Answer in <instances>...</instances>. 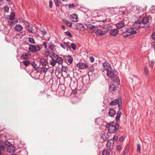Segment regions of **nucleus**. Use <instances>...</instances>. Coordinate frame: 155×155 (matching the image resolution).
Returning <instances> with one entry per match:
<instances>
[{"label": "nucleus", "instance_id": "obj_1", "mask_svg": "<svg viewBox=\"0 0 155 155\" xmlns=\"http://www.w3.org/2000/svg\"><path fill=\"white\" fill-rule=\"evenodd\" d=\"M151 17L149 16L143 18L142 17H140L139 21H137L134 24V27L136 29H138L140 27L144 28H147L149 27V21L151 19Z\"/></svg>", "mask_w": 155, "mask_h": 155}, {"label": "nucleus", "instance_id": "obj_2", "mask_svg": "<svg viewBox=\"0 0 155 155\" xmlns=\"http://www.w3.org/2000/svg\"><path fill=\"white\" fill-rule=\"evenodd\" d=\"M119 125L117 123H116L115 125H111L108 123L106 125V127L108 128V132L110 134H113L119 129Z\"/></svg>", "mask_w": 155, "mask_h": 155}, {"label": "nucleus", "instance_id": "obj_3", "mask_svg": "<svg viewBox=\"0 0 155 155\" xmlns=\"http://www.w3.org/2000/svg\"><path fill=\"white\" fill-rule=\"evenodd\" d=\"M121 30L122 31L121 33L122 34H127L126 35H123V37L125 38H127L129 35L135 34L137 33L135 29H134L133 28H128L126 29L125 31H124L123 29H122Z\"/></svg>", "mask_w": 155, "mask_h": 155}, {"label": "nucleus", "instance_id": "obj_4", "mask_svg": "<svg viewBox=\"0 0 155 155\" xmlns=\"http://www.w3.org/2000/svg\"><path fill=\"white\" fill-rule=\"evenodd\" d=\"M129 23V21L127 18H124L120 22L116 24V26L117 28L120 29L124 27L127 26Z\"/></svg>", "mask_w": 155, "mask_h": 155}, {"label": "nucleus", "instance_id": "obj_5", "mask_svg": "<svg viewBox=\"0 0 155 155\" xmlns=\"http://www.w3.org/2000/svg\"><path fill=\"white\" fill-rule=\"evenodd\" d=\"M122 100L121 99H115L111 101L110 103L109 104L110 105L115 106L118 104V108L119 110L121 109Z\"/></svg>", "mask_w": 155, "mask_h": 155}, {"label": "nucleus", "instance_id": "obj_6", "mask_svg": "<svg viewBox=\"0 0 155 155\" xmlns=\"http://www.w3.org/2000/svg\"><path fill=\"white\" fill-rule=\"evenodd\" d=\"M85 25L87 28L92 30V32L93 33H94L95 31L97 29V25H93L91 24H89V22L87 21L86 22Z\"/></svg>", "mask_w": 155, "mask_h": 155}, {"label": "nucleus", "instance_id": "obj_7", "mask_svg": "<svg viewBox=\"0 0 155 155\" xmlns=\"http://www.w3.org/2000/svg\"><path fill=\"white\" fill-rule=\"evenodd\" d=\"M107 31V29L104 27H102V28L100 29H98L97 27V29L95 31V32L96 35H105Z\"/></svg>", "mask_w": 155, "mask_h": 155}, {"label": "nucleus", "instance_id": "obj_8", "mask_svg": "<svg viewBox=\"0 0 155 155\" xmlns=\"http://www.w3.org/2000/svg\"><path fill=\"white\" fill-rule=\"evenodd\" d=\"M5 142H7L6 144L7 145L6 146H5V147L7 146L6 150L9 153H13L15 151V147L12 145H8V142H5ZM4 146H5L4 145Z\"/></svg>", "mask_w": 155, "mask_h": 155}, {"label": "nucleus", "instance_id": "obj_9", "mask_svg": "<svg viewBox=\"0 0 155 155\" xmlns=\"http://www.w3.org/2000/svg\"><path fill=\"white\" fill-rule=\"evenodd\" d=\"M29 50L33 52H38L41 49V47L38 46H35L33 45H30Z\"/></svg>", "mask_w": 155, "mask_h": 155}, {"label": "nucleus", "instance_id": "obj_10", "mask_svg": "<svg viewBox=\"0 0 155 155\" xmlns=\"http://www.w3.org/2000/svg\"><path fill=\"white\" fill-rule=\"evenodd\" d=\"M70 20L74 22H77L78 21V16L75 14L71 15L70 16Z\"/></svg>", "mask_w": 155, "mask_h": 155}, {"label": "nucleus", "instance_id": "obj_11", "mask_svg": "<svg viewBox=\"0 0 155 155\" xmlns=\"http://www.w3.org/2000/svg\"><path fill=\"white\" fill-rule=\"evenodd\" d=\"M114 144V142L113 140H112L111 141L108 140L106 144V147L111 150L113 149Z\"/></svg>", "mask_w": 155, "mask_h": 155}, {"label": "nucleus", "instance_id": "obj_12", "mask_svg": "<svg viewBox=\"0 0 155 155\" xmlns=\"http://www.w3.org/2000/svg\"><path fill=\"white\" fill-rule=\"evenodd\" d=\"M106 11L109 15H113L115 13L116 9L114 8H109L106 9Z\"/></svg>", "mask_w": 155, "mask_h": 155}, {"label": "nucleus", "instance_id": "obj_13", "mask_svg": "<svg viewBox=\"0 0 155 155\" xmlns=\"http://www.w3.org/2000/svg\"><path fill=\"white\" fill-rule=\"evenodd\" d=\"M77 66L80 69H84L87 67H88L87 65L85 63L82 62H79L77 64Z\"/></svg>", "mask_w": 155, "mask_h": 155}, {"label": "nucleus", "instance_id": "obj_14", "mask_svg": "<svg viewBox=\"0 0 155 155\" xmlns=\"http://www.w3.org/2000/svg\"><path fill=\"white\" fill-rule=\"evenodd\" d=\"M103 68L105 70H109L111 68V66L110 64L107 62H104L103 64Z\"/></svg>", "mask_w": 155, "mask_h": 155}, {"label": "nucleus", "instance_id": "obj_15", "mask_svg": "<svg viewBox=\"0 0 155 155\" xmlns=\"http://www.w3.org/2000/svg\"><path fill=\"white\" fill-rule=\"evenodd\" d=\"M118 33V31L116 29L111 30L110 31V34L112 36H116Z\"/></svg>", "mask_w": 155, "mask_h": 155}, {"label": "nucleus", "instance_id": "obj_16", "mask_svg": "<svg viewBox=\"0 0 155 155\" xmlns=\"http://www.w3.org/2000/svg\"><path fill=\"white\" fill-rule=\"evenodd\" d=\"M23 29L22 26L19 24L16 25L15 27V31L18 32L21 31Z\"/></svg>", "mask_w": 155, "mask_h": 155}, {"label": "nucleus", "instance_id": "obj_17", "mask_svg": "<svg viewBox=\"0 0 155 155\" xmlns=\"http://www.w3.org/2000/svg\"><path fill=\"white\" fill-rule=\"evenodd\" d=\"M58 56L54 52H51L50 53V57L53 60H55L58 57Z\"/></svg>", "mask_w": 155, "mask_h": 155}, {"label": "nucleus", "instance_id": "obj_18", "mask_svg": "<svg viewBox=\"0 0 155 155\" xmlns=\"http://www.w3.org/2000/svg\"><path fill=\"white\" fill-rule=\"evenodd\" d=\"M60 45L64 49H65L66 48L69 49H71V46L66 42H64L63 44H61Z\"/></svg>", "mask_w": 155, "mask_h": 155}, {"label": "nucleus", "instance_id": "obj_19", "mask_svg": "<svg viewBox=\"0 0 155 155\" xmlns=\"http://www.w3.org/2000/svg\"><path fill=\"white\" fill-rule=\"evenodd\" d=\"M107 75L112 78H114V73L111 70H109L107 71Z\"/></svg>", "mask_w": 155, "mask_h": 155}, {"label": "nucleus", "instance_id": "obj_20", "mask_svg": "<svg viewBox=\"0 0 155 155\" xmlns=\"http://www.w3.org/2000/svg\"><path fill=\"white\" fill-rule=\"evenodd\" d=\"M108 114L111 117H113L116 114V111L113 109H110L108 112Z\"/></svg>", "mask_w": 155, "mask_h": 155}, {"label": "nucleus", "instance_id": "obj_21", "mask_svg": "<svg viewBox=\"0 0 155 155\" xmlns=\"http://www.w3.org/2000/svg\"><path fill=\"white\" fill-rule=\"evenodd\" d=\"M29 55L28 53H25L22 54L21 56L22 59L26 60L29 58Z\"/></svg>", "mask_w": 155, "mask_h": 155}, {"label": "nucleus", "instance_id": "obj_22", "mask_svg": "<svg viewBox=\"0 0 155 155\" xmlns=\"http://www.w3.org/2000/svg\"><path fill=\"white\" fill-rule=\"evenodd\" d=\"M6 143L7 142H5L4 143H3L2 145H0V155H3V154L2 151V150L5 149V148L4 145L6 146L7 145Z\"/></svg>", "mask_w": 155, "mask_h": 155}, {"label": "nucleus", "instance_id": "obj_23", "mask_svg": "<svg viewBox=\"0 0 155 155\" xmlns=\"http://www.w3.org/2000/svg\"><path fill=\"white\" fill-rule=\"evenodd\" d=\"M109 137V135L107 133H104L101 136V138L104 140H107Z\"/></svg>", "mask_w": 155, "mask_h": 155}, {"label": "nucleus", "instance_id": "obj_24", "mask_svg": "<svg viewBox=\"0 0 155 155\" xmlns=\"http://www.w3.org/2000/svg\"><path fill=\"white\" fill-rule=\"evenodd\" d=\"M55 61L56 63H58L59 64H61L63 62V59L59 56L57 58Z\"/></svg>", "mask_w": 155, "mask_h": 155}, {"label": "nucleus", "instance_id": "obj_25", "mask_svg": "<svg viewBox=\"0 0 155 155\" xmlns=\"http://www.w3.org/2000/svg\"><path fill=\"white\" fill-rule=\"evenodd\" d=\"M40 63L43 66L46 65L48 63L47 61L44 58H41L40 60Z\"/></svg>", "mask_w": 155, "mask_h": 155}, {"label": "nucleus", "instance_id": "obj_26", "mask_svg": "<svg viewBox=\"0 0 155 155\" xmlns=\"http://www.w3.org/2000/svg\"><path fill=\"white\" fill-rule=\"evenodd\" d=\"M66 60L68 63L71 64L72 62L73 58L71 56L68 55Z\"/></svg>", "mask_w": 155, "mask_h": 155}, {"label": "nucleus", "instance_id": "obj_27", "mask_svg": "<svg viewBox=\"0 0 155 155\" xmlns=\"http://www.w3.org/2000/svg\"><path fill=\"white\" fill-rule=\"evenodd\" d=\"M117 87L114 84L111 85L109 87V90L110 91H114L117 89Z\"/></svg>", "mask_w": 155, "mask_h": 155}, {"label": "nucleus", "instance_id": "obj_28", "mask_svg": "<svg viewBox=\"0 0 155 155\" xmlns=\"http://www.w3.org/2000/svg\"><path fill=\"white\" fill-rule=\"evenodd\" d=\"M22 22L24 24L25 26V28L26 29H27L28 28H29L30 27V24L27 21L23 20L22 21Z\"/></svg>", "mask_w": 155, "mask_h": 155}, {"label": "nucleus", "instance_id": "obj_29", "mask_svg": "<svg viewBox=\"0 0 155 155\" xmlns=\"http://www.w3.org/2000/svg\"><path fill=\"white\" fill-rule=\"evenodd\" d=\"M63 21H64L68 26L71 28L72 27V23L70 22L68 20L64 19L63 20Z\"/></svg>", "mask_w": 155, "mask_h": 155}, {"label": "nucleus", "instance_id": "obj_30", "mask_svg": "<svg viewBox=\"0 0 155 155\" xmlns=\"http://www.w3.org/2000/svg\"><path fill=\"white\" fill-rule=\"evenodd\" d=\"M54 46L52 42H50L48 46V48L50 49L51 51H52L54 50Z\"/></svg>", "mask_w": 155, "mask_h": 155}, {"label": "nucleus", "instance_id": "obj_31", "mask_svg": "<svg viewBox=\"0 0 155 155\" xmlns=\"http://www.w3.org/2000/svg\"><path fill=\"white\" fill-rule=\"evenodd\" d=\"M152 38L154 41V42L152 44V45L155 50V32H154L153 33L152 35Z\"/></svg>", "mask_w": 155, "mask_h": 155}, {"label": "nucleus", "instance_id": "obj_32", "mask_svg": "<svg viewBox=\"0 0 155 155\" xmlns=\"http://www.w3.org/2000/svg\"><path fill=\"white\" fill-rule=\"evenodd\" d=\"M15 14L14 12H12L9 15V19L10 20H13L15 18Z\"/></svg>", "mask_w": 155, "mask_h": 155}, {"label": "nucleus", "instance_id": "obj_33", "mask_svg": "<svg viewBox=\"0 0 155 155\" xmlns=\"http://www.w3.org/2000/svg\"><path fill=\"white\" fill-rule=\"evenodd\" d=\"M103 155H110V151L109 150L106 149L102 152Z\"/></svg>", "mask_w": 155, "mask_h": 155}, {"label": "nucleus", "instance_id": "obj_34", "mask_svg": "<svg viewBox=\"0 0 155 155\" xmlns=\"http://www.w3.org/2000/svg\"><path fill=\"white\" fill-rule=\"evenodd\" d=\"M23 64L26 66H28L30 64V62L28 60L24 61L23 62Z\"/></svg>", "mask_w": 155, "mask_h": 155}, {"label": "nucleus", "instance_id": "obj_35", "mask_svg": "<svg viewBox=\"0 0 155 155\" xmlns=\"http://www.w3.org/2000/svg\"><path fill=\"white\" fill-rule=\"evenodd\" d=\"M26 30L29 32H31V33H34V30L33 29L32 27H31L30 28H28Z\"/></svg>", "mask_w": 155, "mask_h": 155}, {"label": "nucleus", "instance_id": "obj_36", "mask_svg": "<svg viewBox=\"0 0 155 155\" xmlns=\"http://www.w3.org/2000/svg\"><path fill=\"white\" fill-rule=\"evenodd\" d=\"M62 71H64L65 72H67L68 70V67L62 66Z\"/></svg>", "mask_w": 155, "mask_h": 155}, {"label": "nucleus", "instance_id": "obj_37", "mask_svg": "<svg viewBox=\"0 0 155 155\" xmlns=\"http://www.w3.org/2000/svg\"><path fill=\"white\" fill-rule=\"evenodd\" d=\"M31 64L34 68H38V66L35 62H32Z\"/></svg>", "mask_w": 155, "mask_h": 155}, {"label": "nucleus", "instance_id": "obj_38", "mask_svg": "<svg viewBox=\"0 0 155 155\" xmlns=\"http://www.w3.org/2000/svg\"><path fill=\"white\" fill-rule=\"evenodd\" d=\"M48 70V68H46L45 67H42L41 72H43L45 73Z\"/></svg>", "mask_w": 155, "mask_h": 155}, {"label": "nucleus", "instance_id": "obj_39", "mask_svg": "<svg viewBox=\"0 0 155 155\" xmlns=\"http://www.w3.org/2000/svg\"><path fill=\"white\" fill-rule=\"evenodd\" d=\"M144 71L146 75H148L149 74V70L146 67H144Z\"/></svg>", "mask_w": 155, "mask_h": 155}, {"label": "nucleus", "instance_id": "obj_40", "mask_svg": "<svg viewBox=\"0 0 155 155\" xmlns=\"http://www.w3.org/2000/svg\"><path fill=\"white\" fill-rule=\"evenodd\" d=\"M50 64H51L52 66H54L56 63V61L53 60H51L50 61Z\"/></svg>", "mask_w": 155, "mask_h": 155}, {"label": "nucleus", "instance_id": "obj_41", "mask_svg": "<svg viewBox=\"0 0 155 155\" xmlns=\"http://www.w3.org/2000/svg\"><path fill=\"white\" fill-rule=\"evenodd\" d=\"M71 48L74 50H75L76 49V47H77V45L76 44H74V43H72L71 45Z\"/></svg>", "mask_w": 155, "mask_h": 155}, {"label": "nucleus", "instance_id": "obj_42", "mask_svg": "<svg viewBox=\"0 0 155 155\" xmlns=\"http://www.w3.org/2000/svg\"><path fill=\"white\" fill-rule=\"evenodd\" d=\"M28 40L29 42L31 44L35 43V42L34 39L32 38H29Z\"/></svg>", "mask_w": 155, "mask_h": 155}, {"label": "nucleus", "instance_id": "obj_43", "mask_svg": "<svg viewBox=\"0 0 155 155\" xmlns=\"http://www.w3.org/2000/svg\"><path fill=\"white\" fill-rule=\"evenodd\" d=\"M154 64V61L151 60L149 62V65L150 67L152 68Z\"/></svg>", "mask_w": 155, "mask_h": 155}, {"label": "nucleus", "instance_id": "obj_44", "mask_svg": "<svg viewBox=\"0 0 155 155\" xmlns=\"http://www.w3.org/2000/svg\"><path fill=\"white\" fill-rule=\"evenodd\" d=\"M65 35H67L68 37L70 38H72V36L71 35L70 32L67 31L65 32Z\"/></svg>", "mask_w": 155, "mask_h": 155}, {"label": "nucleus", "instance_id": "obj_45", "mask_svg": "<svg viewBox=\"0 0 155 155\" xmlns=\"http://www.w3.org/2000/svg\"><path fill=\"white\" fill-rule=\"evenodd\" d=\"M88 67H87L88 68L89 70L90 71H94V68L93 67V66L92 65L90 66L89 67V66L87 65Z\"/></svg>", "mask_w": 155, "mask_h": 155}, {"label": "nucleus", "instance_id": "obj_46", "mask_svg": "<svg viewBox=\"0 0 155 155\" xmlns=\"http://www.w3.org/2000/svg\"><path fill=\"white\" fill-rule=\"evenodd\" d=\"M18 21L14 22L13 21H11L9 24V25L10 26H12L14 25Z\"/></svg>", "mask_w": 155, "mask_h": 155}, {"label": "nucleus", "instance_id": "obj_47", "mask_svg": "<svg viewBox=\"0 0 155 155\" xmlns=\"http://www.w3.org/2000/svg\"><path fill=\"white\" fill-rule=\"evenodd\" d=\"M120 115L119 114H117L116 118V120L117 122H119L120 120Z\"/></svg>", "mask_w": 155, "mask_h": 155}, {"label": "nucleus", "instance_id": "obj_48", "mask_svg": "<svg viewBox=\"0 0 155 155\" xmlns=\"http://www.w3.org/2000/svg\"><path fill=\"white\" fill-rule=\"evenodd\" d=\"M59 1V0H54V1L55 5L57 7H58L59 6V4L58 3Z\"/></svg>", "mask_w": 155, "mask_h": 155}, {"label": "nucleus", "instance_id": "obj_49", "mask_svg": "<svg viewBox=\"0 0 155 155\" xmlns=\"http://www.w3.org/2000/svg\"><path fill=\"white\" fill-rule=\"evenodd\" d=\"M47 43L45 41H43V46L44 47L45 49H46L47 48Z\"/></svg>", "mask_w": 155, "mask_h": 155}, {"label": "nucleus", "instance_id": "obj_50", "mask_svg": "<svg viewBox=\"0 0 155 155\" xmlns=\"http://www.w3.org/2000/svg\"><path fill=\"white\" fill-rule=\"evenodd\" d=\"M4 11H5L6 12H8V11L9 10V8L8 6H5L4 7Z\"/></svg>", "mask_w": 155, "mask_h": 155}, {"label": "nucleus", "instance_id": "obj_51", "mask_svg": "<svg viewBox=\"0 0 155 155\" xmlns=\"http://www.w3.org/2000/svg\"><path fill=\"white\" fill-rule=\"evenodd\" d=\"M137 150L139 153H140V146L139 144H137Z\"/></svg>", "mask_w": 155, "mask_h": 155}, {"label": "nucleus", "instance_id": "obj_52", "mask_svg": "<svg viewBox=\"0 0 155 155\" xmlns=\"http://www.w3.org/2000/svg\"><path fill=\"white\" fill-rule=\"evenodd\" d=\"M129 150L127 148H126L124 150L123 155H126L128 153V152H129Z\"/></svg>", "mask_w": 155, "mask_h": 155}, {"label": "nucleus", "instance_id": "obj_53", "mask_svg": "<svg viewBox=\"0 0 155 155\" xmlns=\"http://www.w3.org/2000/svg\"><path fill=\"white\" fill-rule=\"evenodd\" d=\"M25 35V34L23 32H21L18 34V35L21 37H22Z\"/></svg>", "mask_w": 155, "mask_h": 155}, {"label": "nucleus", "instance_id": "obj_54", "mask_svg": "<svg viewBox=\"0 0 155 155\" xmlns=\"http://www.w3.org/2000/svg\"><path fill=\"white\" fill-rule=\"evenodd\" d=\"M90 61L91 62H93L94 61V58L92 56L90 57Z\"/></svg>", "mask_w": 155, "mask_h": 155}, {"label": "nucleus", "instance_id": "obj_55", "mask_svg": "<svg viewBox=\"0 0 155 155\" xmlns=\"http://www.w3.org/2000/svg\"><path fill=\"white\" fill-rule=\"evenodd\" d=\"M52 4L53 2L52 1H50L49 2V7L50 8H52Z\"/></svg>", "mask_w": 155, "mask_h": 155}, {"label": "nucleus", "instance_id": "obj_56", "mask_svg": "<svg viewBox=\"0 0 155 155\" xmlns=\"http://www.w3.org/2000/svg\"><path fill=\"white\" fill-rule=\"evenodd\" d=\"M45 55H46V56H47L49 55L50 54V53L49 51H46L45 52Z\"/></svg>", "mask_w": 155, "mask_h": 155}, {"label": "nucleus", "instance_id": "obj_57", "mask_svg": "<svg viewBox=\"0 0 155 155\" xmlns=\"http://www.w3.org/2000/svg\"><path fill=\"white\" fill-rule=\"evenodd\" d=\"M113 140H117L118 139V137L117 136H115L113 137Z\"/></svg>", "mask_w": 155, "mask_h": 155}, {"label": "nucleus", "instance_id": "obj_58", "mask_svg": "<svg viewBox=\"0 0 155 155\" xmlns=\"http://www.w3.org/2000/svg\"><path fill=\"white\" fill-rule=\"evenodd\" d=\"M117 150L118 151H120L121 149V147L119 145L117 147Z\"/></svg>", "mask_w": 155, "mask_h": 155}, {"label": "nucleus", "instance_id": "obj_59", "mask_svg": "<svg viewBox=\"0 0 155 155\" xmlns=\"http://www.w3.org/2000/svg\"><path fill=\"white\" fill-rule=\"evenodd\" d=\"M41 31L43 32V34L44 35H45L47 33V32L46 31H45V30L44 29L43 30Z\"/></svg>", "mask_w": 155, "mask_h": 155}, {"label": "nucleus", "instance_id": "obj_60", "mask_svg": "<svg viewBox=\"0 0 155 155\" xmlns=\"http://www.w3.org/2000/svg\"><path fill=\"white\" fill-rule=\"evenodd\" d=\"M69 7L70 8H73L74 7V5L73 4H70Z\"/></svg>", "mask_w": 155, "mask_h": 155}, {"label": "nucleus", "instance_id": "obj_61", "mask_svg": "<svg viewBox=\"0 0 155 155\" xmlns=\"http://www.w3.org/2000/svg\"><path fill=\"white\" fill-rule=\"evenodd\" d=\"M123 140H124V137H123L122 136L120 138L119 140L120 142H122Z\"/></svg>", "mask_w": 155, "mask_h": 155}, {"label": "nucleus", "instance_id": "obj_62", "mask_svg": "<svg viewBox=\"0 0 155 155\" xmlns=\"http://www.w3.org/2000/svg\"><path fill=\"white\" fill-rule=\"evenodd\" d=\"M77 24L78 25H80V26L81 27H82V28L84 27V25L83 24Z\"/></svg>", "mask_w": 155, "mask_h": 155}, {"label": "nucleus", "instance_id": "obj_63", "mask_svg": "<svg viewBox=\"0 0 155 155\" xmlns=\"http://www.w3.org/2000/svg\"><path fill=\"white\" fill-rule=\"evenodd\" d=\"M3 0H0V5H1L3 3Z\"/></svg>", "mask_w": 155, "mask_h": 155}, {"label": "nucleus", "instance_id": "obj_64", "mask_svg": "<svg viewBox=\"0 0 155 155\" xmlns=\"http://www.w3.org/2000/svg\"><path fill=\"white\" fill-rule=\"evenodd\" d=\"M121 112L120 110H118L117 114H119L120 115Z\"/></svg>", "mask_w": 155, "mask_h": 155}]
</instances>
